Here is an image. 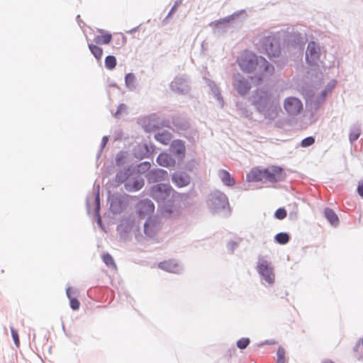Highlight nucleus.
<instances>
[{"label":"nucleus","mask_w":363,"mask_h":363,"mask_svg":"<svg viewBox=\"0 0 363 363\" xmlns=\"http://www.w3.org/2000/svg\"><path fill=\"white\" fill-rule=\"evenodd\" d=\"M241 70L245 73H255L257 84H261L266 77L272 75L274 67L264 57L253 53L247 54L238 60Z\"/></svg>","instance_id":"1"},{"label":"nucleus","mask_w":363,"mask_h":363,"mask_svg":"<svg viewBox=\"0 0 363 363\" xmlns=\"http://www.w3.org/2000/svg\"><path fill=\"white\" fill-rule=\"evenodd\" d=\"M173 192L169 184L158 183L150 187V196L159 203L161 214L164 217L172 218L177 211L171 201Z\"/></svg>","instance_id":"2"},{"label":"nucleus","mask_w":363,"mask_h":363,"mask_svg":"<svg viewBox=\"0 0 363 363\" xmlns=\"http://www.w3.org/2000/svg\"><path fill=\"white\" fill-rule=\"evenodd\" d=\"M172 123L174 129L180 135H183L189 140H194V135L196 133L195 130H190L191 125L189 120L180 115H174L172 116L171 122L169 121L162 120L160 122L150 120L145 125L146 132H152L160 129L162 127L172 128L170 124Z\"/></svg>","instance_id":"3"},{"label":"nucleus","mask_w":363,"mask_h":363,"mask_svg":"<svg viewBox=\"0 0 363 363\" xmlns=\"http://www.w3.org/2000/svg\"><path fill=\"white\" fill-rule=\"evenodd\" d=\"M253 103L264 118L274 120L278 114L279 103L272 94L264 89H257Z\"/></svg>","instance_id":"4"},{"label":"nucleus","mask_w":363,"mask_h":363,"mask_svg":"<svg viewBox=\"0 0 363 363\" xmlns=\"http://www.w3.org/2000/svg\"><path fill=\"white\" fill-rule=\"evenodd\" d=\"M207 205L213 214L227 217L231 213V208L227 196L219 190H214L211 192L207 199Z\"/></svg>","instance_id":"5"},{"label":"nucleus","mask_w":363,"mask_h":363,"mask_svg":"<svg viewBox=\"0 0 363 363\" xmlns=\"http://www.w3.org/2000/svg\"><path fill=\"white\" fill-rule=\"evenodd\" d=\"M255 269L262 285L265 287H270L274 285L276 275L272 262L268 261L264 257H259Z\"/></svg>","instance_id":"6"},{"label":"nucleus","mask_w":363,"mask_h":363,"mask_svg":"<svg viewBox=\"0 0 363 363\" xmlns=\"http://www.w3.org/2000/svg\"><path fill=\"white\" fill-rule=\"evenodd\" d=\"M260 49L270 58L280 54L281 47L279 39L275 35H268L260 38Z\"/></svg>","instance_id":"7"},{"label":"nucleus","mask_w":363,"mask_h":363,"mask_svg":"<svg viewBox=\"0 0 363 363\" xmlns=\"http://www.w3.org/2000/svg\"><path fill=\"white\" fill-rule=\"evenodd\" d=\"M169 87L173 92L177 94L186 95L191 89L189 79L185 74L176 76L170 83Z\"/></svg>","instance_id":"8"},{"label":"nucleus","mask_w":363,"mask_h":363,"mask_svg":"<svg viewBox=\"0 0 363 363\" xmlns=\"http://www.w3.org/2000/svg\"><path fill=\"white\" fill-rule=\"evenodd\" d=\"M286 178V173L283 167L272 165L266 168L265 182L276 183L283 182Z\"/></svg>","instance_id":"9"},{"label":"nucleus","mask_w":363,"mask_h":363,"mask_svg":"<svg viewBox=\"0 0 363 363\" xmlns=\"http://www.w3.org/2000/svg\"><path fill=\"white\" fill-rule=\"evenodd\" d=\"M135 210L140 219H143L145 217L151 218L155 210V205L148 199H142L136 204Z\"/></svg>","instance_id":"10"},{"label":"nucleus","mask_w":363,"mask_h":363,"mask_svg":"<svg viewBox=\"0 0 363 363\" xmlns=\"http://www.w3.org/2000/svg\"><path fill=\"white\" fill-rule=\"evenodd\" d=\"M284 40L289 49H293L298 52H301L303 49V38L299 33H288Z\"/></svg>","instance_id":"11"},{"label":"nucleus","mask_w":363,"mask_h":363,"mask_svg":"<svg viewBox=\"0 0 363 363\" xmlns=\"http://www.w3.org/2000/svg\"><path fill=\"white\" fill-rule=\"evenodd\" d=\"M320 57V48L314 41L308 43L306 51V60L310 65H315L318 63Z\"/></svg>","instance_id":"12"},{"label":"nucleus","mask_w":363,"mask_h":363,"mask_svg":"<svg viewBox=\"0 0 363 363\" xmlns=\"http://www.w3.org/2000/svg\"><path fill=\"white\" fill-rule=\"evenodd\" d=\"M169 153L177 159L179 162H182L186 154L184 142L178 139L172 140L169 146Z\"/></svg>","instance_id":"13"},{"label":"nucleus","mask_w":363,"mask_h":363,"mask_svg":"<svg viewBox=\"0 0 363 363\" xmlns=\"http://www.w3.org/2000/svg\"><path fill=\"white\" fill-rule=\"evenodd\" d=\"M284 107L289 115L296 116L302 111L303 104L298 99L289 97L285 99Z\"/></svg>","instance_id":"14"},{"label":"nucleus","mask_w":363,"mask_h":363,"mask_svg":"<svg viewBox=\"0 0 363 363\" xmlns=\"http://www.w3.org/2000/svg\"><path fill=\"white\" fill-rule=\"evenodd\" d=\"M118 231L121 234H127L131 231H138L139 225L136 224L135 217L129 216L123 218L117 227Z\"/></svg>","instance_id":"15"},{"label":"nucleus","mask_w":363,"mask_h":363,"mask_svg":"<svg viewBox=\"0 0 363 363\" xmlns=\"http://www.w3.org/2000/svg\"><path fill=\"white\" fill-rule=\"evenodd\" d=\"M233 86L240 96H245L251 88L249 80L240 74L234 77Z\"/></svg>","instance_id":"16"},{"label":"nucleus","mask_w":363,"mask_h":363,"mask_svg":"<svg viewBox=\"0 0 363 363\" xmlns=\"http://www.w3.org/2000/svg\"><path fill=\"white\" fill-rule=\"evenodd\" d=\"M110 201V210L113 214H118L123 212L127 206L126 200L118 195L108 196Z\"/></svg>","instance_id":"17"},{"label":"nucleus","mask_w":363,"mask_h":363,"mask_svg":"<svg viewBox=\"0 0 363 363\" xmlns=\"http://www.w3.org/2000/svg\"><path fill=\"white\" fill-rule=\"evenodd\" d=\"M336 84V80H331L328 83L324 89L322 90L319 94L313 97V99H312V102L313 104V107L315 109H318L319 108L320 104L325 100L328 94L330 93L332 90L335 88Z\"/></svg>","instance_id":"18"},{"label":"nucleus","mask_w":363,"mask_h":363,"mask_svg":"<svg viewBox=\"0 0 363 363\" xmlns=\"http://www.w3.org/2000/svg\"><path fill=\"white\" fill-rule=\"evenodd\" d=\"M154 152L153 145L151 143L138 144L133 149V155L136 158L143 159L149 157Z\"/></svg>","instance_id":"19"},{"label":"nucleus","mask_w":363,"mask_h":363,"mask_svg":"<svg viewBox=\"0 0 363 363\" xmlns=\"http://www.w3.org/2000/svg\"><path fill=\"white\" fill-rule=\"evenodd\" d=\"M145 184L144 179L140 175H133L124 184V189L129 192L141 189Z\"/></svg>","instance_id":"20"},{"label":"nucleus","mask_w":363,"mask_h":363,"mask_svg":"<svg viewBox=\"0 0 363 363\" xmlns=\"http://www.w3.org/2000/svg\"><path fill=\"white\" fill-rule=\"evenodd\" d=\"M172 182L178 188L187 186L191 182V177L185 172L177 171L172 174Z\"/></svg>","instance_id":"21"},{"label":"nucleus","mask_w":363,"mask_h":363,"mask_svg":"<svg viewBox=\"0 0 363 363\" xmlns=\"http://www.w3.org/2000/svg\"><path fill=\"white\" fill-rule=\"evenodd\" d=\"M144 233L150 238H153L156 236L159 230V223L155 218H147L143 225Z\"/></svg>","instance_id":"22"},{"label":"nucleus","mask_w":363,"mask_h":363,"mask_svg":"<svg viewBox=\"0 0 363 363\" xmlns=\"http://www.w3.org/2000/svg\"><path fill=\"white\" fill-rule=\"evenodd\" d=\"M168 178V173L166 170L160 168L150 169L147 174V179L149 182H157L165 180Z\"/></svg>","instance_id":"23"},{"label":"nucleus","mask_w":363,"mask_h":363,"mask_svg":"<svg viewBox=\"0 0 363 363\" xmlns=\"http://www.w3.org/2000/svg\"><path fill=\"white\" fill-rule=\"evenodd\" d=\"M244 10H241L238 12H235L234 13L226 16L223 18H220L218 21L214 23L215 27L217 29H221L223 32H225L228 28H230V23L231 21H234L236 18H238L241 13H244Z\"/></svg>","instance_id":"24"},{"label":"nucleus","mask_w":363,"mask_h":363,"mask_svg":"<svg viewBox=\"0 0 363 363\" xmlns=\"http://www.w3.org/2000/svg\"><path fill=\"white\" fill-rule=\"evenodd\" d=\"M133 175V165L125 167L116 173V182L118 185L125 184Z\"/></svg>","instance_id":"25"},{"label":"nucleus","mask_w":363,"mask_h":363,"mask_svg":"<svg viewBox=\"0 0 363 363\" xmlns=\"http://www.w3.org/2000/svg\"><path fill=\"white\" fill-rule=\"evenodd\" d=\"M160 269L171 273H179L182 268L179 263L174 259H169L160 262L158 264Z\"/></svg>","instance_id":"26"},{"label":"nucleus","mask_w":363,"mask_h":363,"mask_svg":"<svg viewBox=\"0 0 363 363\" xmlns=\"http://www.w3.org/2000/svg\"><path fill=\"white\" fill-rule=\"evenodd\" d=\"M159 165L164 167H174L176 159L170 153L161 152L156 159Z\"/></svg>","instance_id":"27"},{"label":"nucleus","mask_w":363,"mask_h":363,"mask_svg":"<svg viewBox=\"0 0 363 363\" xmlns=\"http://www.w3.org/2000/svg\"><path fill=\"white\" fill-rule=\"evenodd\" d=\"M265 171L266 168L259 169L253 168L247 174L246 179L249 182H256L265 180Z\"/></svg>","instance_id":"28"},{"label":"nucleus","mask_w":363,"mask_h":363,"mask_svg":"<svg viewBox=\"0 0 363 363\" xmlns=\"http://www.w3.org/2000/svg\"><path fill=\"white\" fill-rule=\"evenodd\" d=\"M289 54L284 52L283 53L280 51V54H277L275 56L270 57V60L279 69L284 68L289 62Z\"/></svg>","instance_id":"29"},{"label":"nucleus","mask_w":363,"mask_h":363,"mask_svg":"<svg viewBox=\"0 0 363 363\" xmlns=\"http://www.w3.org/2000/svg\"><path fill=\"white\" fill-rule=\"evenodd\" d=\"M362 126L361 123L356 122L353 123L350 128L349 141L352 145L355 143L361 135Z\"/></svg>","instance_id":"30"},{"label":"nucleus","mask_w":363,"mask_h":363,"mask_svg":"<svg viewBox=\"0 0 363 363\" xmlns=\"http://www.w3.org/2000/svg\"><path fill=\"white\" fill-rule=\"evenodd\" d=\"M99 186H98L97 191L95 193V195H94V216H95L96 221L98 225L102 228H103V221H102L101 216L100 215L101 206H100V197H99Z\"/></svg>","instance_id":"31"},{"label":"nucleus","mask_w":363,"mask_h":363,"mask_svg":"<svg viewBox=\"0 0 363 363\" xmlns=\"http://www.w3.org/2000/svg\"><path fill=\"white\" fill-rule=\"evenodd\" d=\"M76 294L77 291L75 289L69 286L67 288L66 295L69 301L70 308L74 311L78 310L80 306L79 300L76 297L73 296Z\"/></svg>","instance_id":"32"},{"label":"nucleus","mask_w":363,"mask_h":363,"mask_svg":"<svg viewBox=\"0 0 363 363\" xmlns=\"http://www.w3.org/2000/svg\"><path fill=\"white\" fill-rule=\"evenodd\" d=\"M324 216L332 226L337 227L339 225V218L332 208H325L324 209Z\"/></svg>","instance_id":"33"},{"label":"nucleus","mask_w":363,"mask_h":363,"mask_svg":"<svg viewBox=\"0 0 363 363\" xmlns=\"http://www.w3.org/2000/svg\"><path fill=\"white\" fill-rule=\"evenodd\" d=\"M218 175L224 185L227 186H233V185H235V181L234 178L227 170H220Z\"/></svg>","instance_id":"34"},{"label":"nucleus","mask_w":363,"mask_h":363,"mask_svg":"<svg viewBox=\"0 0 363 363\" xmlns=\"http://www.w3.org/2000/svg\"><path fill=\"white\" fill-rule=\"evenodd\" d=\"M172 138V134L167 130H163L161 133L155 134V139L162 145H168L170 143Z\"/></svg>","instance_id":"35"},{"label":"nucleus","mask_w":363,"mask_h":363,"mask_svg":"<svg viewBox=\"0 0 363 363\" xmlns=\"http://www.w3.org/2000/svg\"><path fill=\"white\" fill-rule=\"evenodd\" d=\"M98 32L101 33V35H97L96 37V42L98 44H104V45H108L111 40H112V35L110 33L105 32L102 29H99Z\"/></svg>","instance_id":"36"},{"label":"nucleus","mask_w":363,"mask_h":363,"mask_svg":"<svg viewBox=\"0 0 363 363\" xmlns=\"http://www.w3.org/2000/svg\"><path fill=\"white\" fill-rule=\"evenodd\" d=\"M151 164L150 162L145 161L140 162L137 165H133L134 174L137 173V175H140L150 171Z\"/></svg>","instance_id":"37"},{"label":"nucleus","mask_w":363,"mask_h":363,"mask_svg":"<svg viewBox=\"0 0 363 363\" xmlns=\"http://www.w3.org/2000/svg\"><path fill=\"white\" fill-rule=\"evenodd\" d=\"M136 78L133 73L130 72L125 74V86L130 91H135L136 89Z\"/></svg>","instance_id":"38"},{"label":"nucleus","mask_w":363,"mask_h":363,"mask_svg":"<svg viewBox=\"0 0 363 363\" xmlns=\"http://www.w3.org/2000/svg\"><path fill=\"white\" fill-rule=\"evenodd\" d=\"M290 240V235L286 232H281L274 236V241L279 245H286Z\"/></svg>","instance_id":"39"},{"label":"nucleus","mask_w":363,"mask_h":363,"mask_svg":"<svg viewBox=\"0 0 363 363\" xmlns=\"http://www.w3.org/2000/svg\"><path fill=\"white\" fill-rule=\"evenodd\" d=\"M88 46L90 52L94 56V57L97 60H100L103 55V49L101 47L92 43L89 44Z\"/></svg>","instance_id":"40"},{"label":"nucleus","mask_w":363,"mask_h":363,"mask_svg":"<svg viewBox=\"0 0 363 363\" xmlns=\"http://www.w3.org/2000/svg\"><path fill=\"white\" fill-rule=\"evenodd\" d=\"M104 63L107 69L113 70L117 65L116 57L114 55H109L106 57Z\"/></svg>","instance_id":"41"},{"label":"nucleus","mask_w":363,"mask_h":363,"mask_svg":"<svg viewBox=\"0 0 363 363\" xmlns=\"http://www.w3.org/2000/svg\"><path fill=\"white\" fill-rule=\"evenodd\" d=\"M250 344L249 337H242L236 342V346L240 350H245Z\"/></svg>","instance_id":"42"},{"label":"nucleus","mask_w":363,"mask_h":363,"mask_svg":"<svg viewBox=\"0 0 363 363\" xmlns=\"http://www.w3.org/2000/svg\"><path fill=\"white\" fill-rule=\"evenodd\" d=\"M277 359L276 363L285 362V350L281 346H279L277 351Z\"/></svg>","instance_id":"43"},{"label":"nucleus","mask_w":363,"mask_h":363,"mask_svg":"<svg viewBox=\"0 0 363 363\" xmlns=\"http://www.w3.org/2000/svg\"><path fill=\"white\" fill-rule=\"evenodd\" d=\"M274 216L277 219L282 220L287 216L286 210L283 207H280L276 210Z\"/></svg>","instance_id":"44"},{"label":"nucleus","mask_w":363,"mask_h":363,"mask_svg":"<svg viewBox=\"0 0 363 363\" xmlns=\"http://www.w3.org/2000/svg\"><path fill=\"white\" fill-rule=\"evenodd\" d=\"M315 138L313 136H308L303 138L301 142V145L303 147H308L315 143Z\"/></svg>","instance_id":"45"},{"label":"nucleus","mask_w":363,"mask_h":363,"mask_svg":"<svg viewBox=\"0 0 363 363\" xmlns=\"http://www.w3.org/2000/svg\"><path fill=\"white\" fill-rule=\"evenodd\" d=\"M239 241L230 240L227 243V249L229 253L233 254L234 251L238 247Z\"/></svg>","instance_id":"46"},{"label":"nucleus","mask_w":363,"mask_h":363,"mask_svg":"<svg viewBox=\"0 0 363 363\" xmlns=\"http://www.w3.org/2000/svg\"><path fill=\"white\" fill-rule=\"evenodd\" d=\"M102 260L106 266L116 265L113 257L109 253L104 254Z\"/></svg>","instance_id":"47"},{"label":"nucleus","mask_w":363,"mask_h":363,"mask_svg":"<svg viewBox=\"0 0 363 363\" xmlns=\"http://www.w3.org/2000/svg\"><path fill=\"white\" fill-rule=\"evenodd\" d=\"M10 329H11V337L13 338V342H14L15 345L16 347H19L20 340H19V336H18V330H16L12 326L10 327Z\"/></svg>","instance_id":"48"},{"label":"nucleus","mask_w":363,"mask_h":363,"mask_svg":"<svg viewBox=\"0 0 363 363\" xmlns=\"http://www.w3.org/2000/svg\"><path fill=\"white\" fill-rule=\"evenodd\" d=\"M116 164L118 166H121L125 164V157L123 152H120L116 156Z\"/></svg>","instance_id":"49"},{"label":"nucleus","mask_w":363,"mask_h":363,"mask_svg":"<svg viewBox=\"0 0 363 363\" xmlns=\"http://www.w3.org/2000/svg\"><path fill=\"white\" fill-rule=\"evenodd\" d=\"M108 142V136H106V135L104 136L101 140L100 150H99L97 155H96L97 159H99L100 157L101 152H102L104 148L106 146Z\"/></svg>","instance_id":"50"},{"label":"nucleus","mask_w":363,"mask_h":363,"mask_svg":"<svg viewBox=\"0 0 363 363\" xmlns=\"http://www.w3.org/2000/svg\"><path fill=\"white\" fill-rule=\"evenodd\" d=\"M182 4V0H176L173 6L171 8L166 18H169L174 13H175L178 7Z\"/></svg>","instance_id":"51"},{"label":"nucleus","mask_w":363,"mask_h":363,"mask_svg":"<svg viewBox=\"0 0 363 363\" xmlns=\"http://www.w3.org/2000/svg\"><path fill=\"white\" fill-rule=\"evenodd\" d=\"M211 91L218 101H219L220 103L223 102L222 96L220 93V91H219V89L218 86L213 88Z\"/></svg>","instance_id":"52"},{"label":"nucleus","mask_w":363,"mask_h":363,"mask_svg":"<svg viewBox=\"0 0 363 363\" xmlns=\"http://www.w3.org/2000/svg\"><path fill=\"white\" fill-rule=\"evenodd\" d=\"M197 165L198 163L196 162V161L195 160H191V161L187 162L186 168L188 171L193 172Z\"/></svg>","instance_id":"53"},{"label":"nucleus","mask_w":363,"mask_h":363,"mask_svg":"<svg viewBox=\"0 0 363 363\" xmlns=\"http://www.w3.org/2000/svg\"><path fill=\"white\" fill-rule=\"evenodd\" d=\"M126 109V105L124 104H121L118 105V108L114 113V116L117 118L120 117V115L122 112L125 111Z\"/></svg>","instance_id":"54"},{"label":"nucleus","mask_w":363,"mask_h":363,"mask_svg":"<svg viewBox=\"0 0 363 363\" xmlns=\"http://www.w3.org/2000/svg\"><path fill=\"white\" fill-rule=\"evenodd\" d=\"M275 344H276V341L274 340H266L259 343L258 347H262L264 345H273Z\"/></svg>","instance_id":"55"},{"label":"nucleus","mask_w":363,"mask_h":363,"mask_svg":"<svg viewBox=\"0 0 363 363\" xmlns=\"http://www.w3.org/2000/svg\"><path fill=\"white\" fill-rule=\"evenodd\" d=\"M357 194H359V196L360 197L363 198V180L359 182V184H358V186L357 188Z\"/></svg>","instance_id":"56"},{"label":"nucleus","mask_w":363,"mask_h":363,"mask_svg":"<svg viewBox=\"0 0 363 363\" xmlns=\"http://www.w3.org/2000/svg\"><path fill=\"white\" fill-rule=\"evenodd\" d=\"M208 86H209L210 89L211 90L213 88L217 86L216 83L213 81H211L210 79L207 80Z\"/></svg>","instance_id":"57"},{"label":"nucleus","mask_w":363,"mask_h":363,"mask_svg":"<svg viewBox=\"0 0 363 363\" xmlns=\"http://www.w3.org/2000/svg\"><path fill=\"white\" fill-rule=\"evenodd\" d=\"M76 20L79 24V26L82 28L84 26V23L81 20L80 15H77L76 17Z\"/></svg>","instance_id":"58"},{"label":"nucleus","mask_w":363,"mask_h":363,"mask_svg":"<svg viewBox=\"0 0 363 363\" xmlns=\"http://www.w3.org/2000/svg\"><path fill=\"white\" fill-rule=\"evenodd\" d=\"M359 346H360V340H358L357 342L356 345L353 347V352L355 353H357Z\"/></svg>","instance_id":"59"},{"label":"nucleus","mask_w":363,"mask_h":363,"mask_svg":"<svg viewBox=\"0 0 363 363\" xmlns=\"http://www.w3.org/2000/svg\"><path fill=\"white\" fill-rule=\"evenodd\" d=\"M139 28H140V25H139V26H136V27H135V28H132V29H130V30H127V31H125V32H126L127 33L132 34V33H135V32L138 31V29H139Z\"/></svg>","instance_id":"60"},{"label":"nucleus","mask_w":363,"mask_h":363,"mask_svg":"<svg viewBox=\"0 0 363 363\" xmlns=\"http://www.w3.org/2000/svg\"><path fill=\"white\" fill-rule=\"evenodd\" d=\"M123 295L125 296V297L127 298V301L129 302V303L132 304L133 298H129L128 294H126L125 293H124Z\"/></svg>","instance_id":"61"},{"label":"nucleus","mask_w":363,"mask_h":363,"mask_svg":"<svg viewBox=\"0 0 363 363\" xmlns=\"http://www.w3.org/2000/svg\"><path fill=\"white\" fill-rule=\"evenodd\" d=\"M86 209H87L88 213H90V203H89L88 199L86 200Z\"/></svg>","instance_id":"62"},{"label":"nucleus","mask_w":363,"mask_h":363,"mask_svg":"<svg viewBox=\"0 0 363 363\" xmlns=\"http://www.w3.org/2000/svg\"><path fill=\"white\" fill-rule=\"evenodd\" d=\"M355 357H356V358H357L358 360H361V359H363V355H362V354H355Z\"/></svg>","instance_id":"63"},{"label":"nucleus","mask_w":363,"mask_h":363,"mask_svg":"<svg viewBox=\"0 0 363 363\" xmlns=\"http://www.w3.org/2000/svg\"><path fill=\"white\" fill-rule=\"evenodd\" d=\"M323 363H334V362L330 360H326V361H324Z\"/></svg>","instance_id":"64"}]
</instances>
